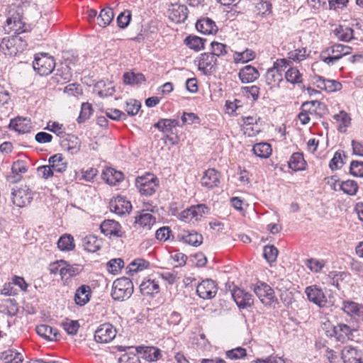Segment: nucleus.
Wrapping results in <instances>:
<instances>
[{"instance_id": "obj_1", "label": "nucleus", "mask_w": 363, "mask_h": 363, "mask_svg": "<svg viewBox=\"0 0 363 363\" xmlns=\"http://www.w3.org/2000/svg\"><path fill=\"white\" fill-rule=\"evenodd\" d=\"M27 41L24 37L15 35L11 37L4 38L0 43V50L5 55L16 56L18 53L23 52L27 48Z\"/></svg>"}, {"instance_id": "obj_2", "label": "nucleus", "mask_w": 363, "mask_h": 363, "mask_svg": "<svg viewBox=\"0 0 363 363\" xmlns=\"http://www.w3.org/2000/svg\"><path fill=\"white\" fill-rule=\"evenodd\" d=\"M135 186L142 196H151L160 186V180L153 174L146 173L135 179Z\"/></svg>"}, {"instance_id": "obj_3", "label": "nucleus", "mask_w": 363, "mask_h": 363, "mask_svg": "<svg viewBox=\"0 0 363 363\" xmlns=\"http://www.w3.org/2000/svg\"><path fill=\"white\" fill-rule=\"evenodd\" d=\"M133 289V284L128 277L118 278L113 283L111 296L114 300L124 301L131 296Z\"/></svg>"}, {"instance_id": "obj_4", "label": "nucleus", "mask_w": 363, "mask_h": 363, "mask_svg": "<svg viewBox=\"0 0 363 363\" xmlns=\"http://www.w3.org/2000/svg\"><path fill=\"white\" fill-rule=\"evenodd\" d=\"M55 65L54 57L45 52L35 54L33 62L34 70L40 76H47L52 73Z\"/></svg>"}, {"instance_id": "obj_5", "label": "nucleus", "mask_w": 363, "mask_h": 363, "mask_svg": "<svg viewBox=\"0 0 363 363\" xmlns=\"http://www.w3.org/2000/svg\"><path fill=\"white\" fill-rule=\"evenodd\" d=\"M354 331L355 330L352 329L347 324L338 323L337 325H331L330 328H327L325 335L328 337H335L338 342H345L352 340Z\"/></svg>"}, {"instance_id": "obj_6", "label": "nucleus", "mask_w": 363, "mask_h": 363, "mask_svg": "<svg viewBox=\"0 0 363 363\" xmlns=\"http://www.w3.org/2000/svg\"><path fill=\"white\" fill-rule=\"evenodd\" d=\"M253 291L264 306H271L277 301L274 289L264 282L258 281L254 286Z\"/></svg>"}, {"instance_id": "obj_7", "label": "nucleus", "mask_w": 363, "mask_h": 363, "mask_svg": "<svg viewBox=\"0 0 363 363\" xmlns=\"http://www.w3.org/2000/svg\"><path fill=\"white\" fill-rule=\"evenodd\" d=\"M101 233L109 238H123L125 237V231L123 230L121 225L114 220L107 219L104 220L100 225Z\"/></svg>"}, {"instance_id": "obj_8", "label": "nucleus", "mask_w": 363, "mask_h": 363, "mask_svg": "<svg viewBox=\"0 0 363 363\" xmlns=\"http://www.w3.org/2000/svg\"><path fill=\"white\" fill-rule=\"evenodd\" d=\"M116 335V328L110 323L101 325L94 333V340L99 343H108Z\"/></svg>"}, {"instance_id": "obj_9", "label": "nucleus", "mask_w": 363, "mask_h": 363, "mask_svg": "<svg viewBox=\"0 0 363 363\" xmlns=\"http://www.w3.org/2000/svg\"><path fill=\"white\" fill-rule=\"evenodd\" d=\"M305 294L309 301L313 303L320 308L326 306L327 298L323 289L317 285L308 286L305 289Z\"/></svg>"}, {"instance_id": "obj_10", "label": "nucleus", "mask_w": 363, "mask_h": 363, "mask_svg": "<svg viewBox=\"0 0 363 363\" xmlns=\"http://www.w3.org/2000/svg\"><path fill=\"white\" fill-rule=\"evenodd\" d=\"M217 65V58L210 52L201 53L199 57V69L205 75H209L215 72Z\"/></svg>"}, {"instance_id": "obj_11", "label": "nucleus", "mask_w": 363, "mask_h": 363, "mask_svg": "<svg viewBox=\"0 0 363 363\" xmlns=\"http://www.w3.org/2000/svg\"><path fill=\"white\" fill-rule=\"evenodd\" d=\"M218 291L217 284L215 281L206 279L203 280L196 287L198 296L203 299H211Z\"/></svg>"}, {"instance_id": "obj_12", "label": "nucleus", "mask_w": 363, "mask_h": 363, "mask_svg": "<svg viewBox=\"0 0 363 363\" xmlns=\"http://www.w3.org/2000/svg\"><path fill=\"white\" fill-rule=\"evenodd\" d=\"M231 294L237 306L240 308H247L253 305L254 298L252 295L243 289L235 287L233 289Z\"/></svg>"}, {"instance_id": "obj_13", "label": "nucleus", "mask_w": 363, "mask_h": 363, "mask_svg": "<svg viewBox=\"0 0 363 363\" xmlns=\"http://www.w3.org/2000/svg\"><path fill=\"white\" fill-rule=\"evenodd\" d=\"M11 196L13 203L21 208L29 204L33 200L32 192L28 188H20L17 190L13 189Z\"/></svg>"}, {"instance_id": "obj_14", "label": "nucleus", "mask_w": 363, "mask_h": 363, "mask_svg": "<svg viewBox=\"0 0 363 363\" xmlns=\"http://www.w3.org/2000/svg\"><path fill=\"white\" fill-rule=\"evenodd\" d=\"M169 19L176 23H184L188 17L189 10L185 5L172 4L167 11Z\"/></svg>"}, {"instance_id": "obj_15", "label": "nucleus", "mask_w": 363, "mask_h": 363, "mask_svg": "<svg viewBox=\"0 0 363 363\" xmlns=\"http://www.w3.org/2000/svg\"><path fill=\"white\" fill-rule=\"evenodd\" d=\"M110 208L116 214L123 215L131 211L132 205L125 196L118 195L111 199L110 202Z\"/></svg>"}, {"instance_id": "obj_16", "label": "nucleus", "mask_w": 363, "mask_h": 363, "mask_svg": "<svg viewBox=\"0 0 363 363\" xmlns=\"http://www.w3.org/2000/svg\"><path fill=\"white\" fill-rule=\"evenodd\" d=\"M363 352L352 346H345L341 352L344 363H363Z\"/></svg>"}, {"instance_id": "obj_17", "label": "nucleus", "mask_w": 363, "mask_h": 363, "mask_svg": "<svg viewBox=\"0 0 363 363\" xmlns=\"http://www.w3.org/2000/svg\"><path fill=\"white\" fill-rule=\"evenodd\" d=\"M342 309L350 316L357 319L363 320V305L353 301H342Z\"/></svg>"}, {"instance_id": "obj_18", "label": "nucleus", "mask_w": 363, "mask_h": 363, "mask_svg": "<svg viewBox=\"0 0 363 363\" xmlns=\"http://www.w3.org/2000/svg\"><path fill=\"white\" fill-rule=\"evenodd\" d=\"M178 239L180 241L190 245L198 247L203 242V235L195 230H181L178 234Z\"/></svg>"}, {"instance_id": "obj_19", "label": "nucleus", "mask_w": 363, "mask_h": 363, "mask_svg": "<svg viewBox=\"0 0 363 363\" xmlns=\"http://www.w3.org/2000/svg\"><path fill=\"white\" fill-rule=\"evenodd\" d=\"M220 173L213 168L205 171L201 183V185L208 189L217 187L220 184Z\"/></svg>"}, {"instance_id": "obj_20", "label": "nucleus", "mask_w": 363, "mask_h": 363, "mask_svg": "<svg viewBox=\"0 0 363 363\" xmlns=\"http://www.w3.org/2000/svg\"><path fill=\"white\" fill-rule=\"evenodd\" d=\"M101 178L108 184L116 186L124 179L123 173L112 167H106L101 173Z\"/></svg>"}, {"instance_id": "obj_21", "label": "nucleus", "mask_w": 363, "mask_h": 363, "mask_svg": "<svg viewBox=\"0 0 363 363\" xmlns=\"http://www.w3.org/2000/svg\"><path fill=\"white\" fill-rule=\"evenodd\" d=\"M27 162L24 160H18L13 162L11 166V172L13 175L8 176L7 180L11 183L19 182L22 177L21 174L28 171Z\"/></svg>"}, {"instance_id": "obj_22", "label": "nucleus", "mask_w": 363, "mask_h": 363, "mask_svg": "<svg viewBox=\"0 0 363 363\" xmlns=\"http://www.w3.org/2000/svg\"><path fill=\"white\" fill-rule=\"evenodd\" d=\"M35 330L38 335L50 341H57L61 336L57 328L48 325H38Z\"/></svg>"}, {"instance_id": "obj_23", "label": "nucleus", "mask_w": 363, "mask_h": 363, "mask_svg": "<svg viewBox=\"0 0 363 363\" xmlns=\"http://www.w3.org/2000/svg\"><path fill=\"white\" fill-rule=\"evenodd\" d=\"M196 30L202 34H213L218 31L216 23L210 18H202L196 23Z\"/></svg>"}, {"instance_id": "obj_24", "label": "nucleus", "mask_w": 363, "mask_h": 363, "mask_svg": "<svg viewBox=\"0 0 363 363\" xmlns=\"http://www.w3.org/2000/svg\"><path fill=\"white\" fill-rule=\"evenodd\" d=\"M238 77L242 83L247 84L257 79L259 77V73L255 67L246 65L240 69Z\"/></svg>"}, {"instance_id": "obj_25", "label": "nucleus", "mask_w": 363, "mask_h": 363, "mask_svg": "<svg viewBox=\"0 0 363 363\" xmlns=\"http://www.w3.org/2000/svg\"><path fill=\"white\" fill-rule=\"evenodd\" d=\"M9 127L16 132L23 134L30 132L32 128L30 120L23 117L11 120Z\"/></svg>"}, {"instance_id": "obj_26", "label": "nucleus", "mask_w": 363, "mask_h": 363, "mask_svg": "<svg viewBox=\"0 0 363 363\" xmlns=\"http://www.w3.org/2000/svg\"><path fill=\"white\" fill-rule=\"evenodd\" d=\"M91 290L88 285H82L79 286L74 294V301L78 306H83L90 300Z\"/></svg>"}, {"instance_id": "obj_27", "label": "nucleus", "mask_w": 363, "mask_h": 363, "mask_svg": "<svg viewBox=\"0 0 363 363\" xmlns=\"http://www.w3.org/2000/svg\"><path fill=\"white\" fill-rule=\"evenodd\" d=\"M48 165L51 167L53 171L57 173H63L67 167V162L60 153L51 156L48 159Z\"/></svg>"}, {"instance_id": "obj_28", "label": "nucleus", "mask_w": 363, "mask_h": 363, "mask_svg": "<svg viewBox=\"0 0 363 363\" xmlns=\"http://www.w3.org/2000/svg\"><path fill=\"white\" fill-rule=\"evenodd\" d=\"M123 83L130 86H140L146 82L145 75L134 71L126 72L123 75Z\"/></svg>"}, {"instance_id": "obj_29", "label": "nucleus", "mask_w": 363, "mask_h": 363, "mask_svg": "<svg viewBox=\"0 0 363 363\" xmlns=\"http://www.w3.org/2000/svg\"><path fill=\"white\" fill-rule=\"evenodd\" d=\"M288 166L295 172L304 170L307 163L303 158V153L299 152L293 153L288 162Z\"/></svg>"}, {"instance_id": "obj_30", "label": "nucleus", "mask_w": 363, "mask_h": 363, "mask_svg": "<svg viewBox=\"0 0 363 363\" xmlns=\"http://www.w3.org/2000/svg\"><path fill=\"white\" fill-rule=\"evenodd\" d=\"M207 40L194 35H189L184 40V44L191 50L196 52L205 49Z\"/></svg>"}, {"instance_id": "obj_31", "label": "nucleus", "mask_w": 363, "mask_h": 363, "mask_svg": "<svg viewBox=\"0 0 363 363\" xmlns=\"http://www.w3.org/2000/svg\"><path fill=\"white\" fill-rule=\"evenodd\" d=\"M179 123L177 119L170 118H161L156 123L154 127L162 133H173V128L179 126Z\"/></svg>"}, {"instance_id": "obj_32", "label": "nucleus", "mask_w": 363, "mask_h": 363, "mask_svg": "<svg viewBox=\"0 0 363 363\" xmlns=\"http://www.w3.org/2000/svg\"><path fill=\"white\" fill-rule=\"evenodd\" d=\"M82 242L84 250L89 252H95L100 250L101 246V241L94 235H86Z\"/></svg>"}, {"instance_id": "obj_33", "label": "nucleus", "mask_w": 363, "mask_h": 363, "mask_svg": "<svg viewBox=\"0 0 363 363\" xmlns=\"http://www.w3.org/2000/svg\"><path fill=\"white\" fill-rule=\"evenodd\" d=\"M140 291L143 296H153L160 292V286L155 280L147 279L140 284Z\"/></svg>"}, {"instance_id": "obj_34", "label": "nucleus", "mask_w": 363, "mask_h": 363, "mask_svg": "<svg viewBox=\"0 0 363 363\" xmlns=\"http://www.w3.org/2000/svg\"><path fill=\"white\" fill-rule=\"evenodd\" d=\"M265 81L270 89L279 87V84L283 81V74L274 69H268L265 74Z\"/></svg>"}, {"instance_id": "obj_35", "label": "nucleus", "mask_w": 363, "mask_h": 363, "mask_svg": "<svg viewBox=\"0 0 363 363\" xmlns=\"http://www.w3.org/2000/svg\"><path fill=\"white\" fill-rule=\"evenodd\" d=\"M114 13L111 8L106 7L101 10L96 20L97 24L102 28L108 26L113 21Z\"/></svg>"}, {"instance_id": "obj_36", "label": "nucleus", "mask_w": 363, "mask_h": 363, "mask_svg": "<svg viewBox=\"0 0 363 363\" xmlns=\"http://www.w3.org/2000/svg\"><path fill=\"white\" fill-rule=\"evenodd\" d=\"M6 26L10 30L15 31V33L18 35L27 31L26 24L22 21L20 17H8L6 19Z\"/></svg>"}, {"instance_id": "obj_37", "label": "nucleus", "mask_w": 363, "mask_h": 363, "mask_svg": "<svg viewBox=\"0 0 363 363\" xmlns=\"http://www.w3.org/2000/svg\"><path fill=\"white\" fill-rule=\"evenodd\" d=\"M136 224L147 230H150L152 226L155 224L156 218L152 214L149 213H140L139 216L135 217Z\"/></svg>"}, {"instance_id": "obj_38", "label": "nucleus", "mask_w": 363, "mask_h": 363, "mask_svg": "<svg viewBox=\"0 0 363 363\" xmlns=\"http://www.w3.org/2000/svg\"><path fill=\"white\" fill-rule=\"evenodd\" d=\"M272 4L267 0H259V2L255 4L253 9V13L256 16L262 17L267 16L272 13Z\"/></svg>"}, {"instance_id": "obj_39", "label": "nucleus", "mask_w": 363, "mask_h": 363, "mask_svg": "<svg viewBox=\"0 0 363 363\" xmlns=\"http://www.w3.org/2000/svg\"><path fill=\"white\" fill-rule=\"evenodd\" d=\"M272 147L267 143H259L253 145V153L260 158H268L272 155Z\"/></svg>"}, {"instance_id": "obj_40", "label": "nucleus", "mask_w": 363, "mask_h": 363, "mask_svg": "<svg viewBox=\"0 0 363 363\" xmlns=\"http://www.w3.org/2000/svg\"><path fill=\"white\" fill-rule=\"evenodd\" d=\"M62 146L66 147L71 154H76L80 150V142L77 137L73 135H66Z\"/></svg>"}, {"instance_id": "obj_41", "label": "nucleus", "mask_w": 363, "mask_h": 363, "mask_svg": "<svg viewBox=\"0 0 363 363\" xmlns=\"http://www.w3.org/2000/svg\"><path fill=\"white\" fill-rule=\"evenodd\" d=\"M57 247L61 251H71L75 245L74 238L69 234H64L57 241Z\"/></svg>"}, {"instance_id": "obj_42", "label": "nucleus", "mask_w": 363, "mask_h": 363, "mask_svg": "<svg viewBox=\"0 0 363 363\" xmlns=\"http://www.w3.org/2000/svg\"><path fill=\"white\" fill-rule=\"evenodd\" d=\"M333 32L341 41L349 42L354 38V30L350 27L344 28L342 26H339Z\"/></svg>"}, {"instance_id": "obj_43", "label": "nucleus", "mask_w": 363, "mask_h": 363, "mask_svg": "<svg viewBox=\"0 0 363 363\" xmlns=\"http://www.w3.org/2000/svg\"><path fill=\"white\" fill-rule=\"evenodd\" d=\"M285 79L286 82L292 84H301L303 82L302 74L296 67H290L285 72Z\"/></svg>"}, {"instance_id": "obj_44", "label": "nucleus", "mask_w": 363, "mask_h": 363, "mask_svg": "<svg viewBox=\"0 0 363 363\" xmlns=\"http://www.w3.org/2000/svg\"><path fill=\"white\" fill-rule=\"evenodd\" d=\"M339 191H342L345 194L354 196L357 194L359 186L357 183L351 179H348L345 182H342L338 184Z\"/></svg>"}, {"instance_id": "obj_45", "label": "nucleus", "mask_w": 363, "mask_h": 363, "mask_svg": "<svg viewBox=\"0 0 363 363\" xmlns=\"http://www.w3.org/2000/svg\"><path fill=\"white\" fill-rule=\"evenodd\" d=\"M334 119L340 123L337 130L340 132H345L346 128L350 125L351 118L350 116L344 111H340L338 114L333 116Z\"/></svg>"}, {"instance_id": "obj_46", "label": "nucleus", "mask_w": 363, "mask_h": 363, "mask_svg": "<svg viewBox=\"0 0 363 363\" xmlns=\"http://www.w3.org/2000/svg\"><path fill=\"white\" fill-rule=\"evenodd\" d=\"M279 254L278 249L274 245H266L263 250V256L267 262L271 265L275 262Z\"/></svg>"}, {"instance_id": "obj_47", "label": "nucleus", "mask_w": 363, "mask_h": 363, "mask_svg": "<svg viewBox=\"0 0 363 363\" xmlns=\"http://www.w3.org/2000/svg\"><path fill=\"white\" fill-rule=\"evenodd\" d=\"M255 57V54L252 50L246 49L242 52H235L234 54V61L235 63H246L253 60Z\"/></svg>"}, {"instance_id": "obj_48", "label": "nucleus", "mask_w": 363, "mask_h": 363, "mask_svg": "<svg viewBox=\"0 0 363 363\" xmlns=\"http://www.w3.org/2000/svg\"><path fill=\"white\" fill-rule=\"evenodd\" d=\"M55 76L58 83L60 82L61 80L69 82L72 78V72L67 65H62L61 68L57 69Z\"/></svg>"}, {"instance_id": "obj_49", "label": "nucleus", "mask_w": 363, "mask_h": 363, "mask_svg": "<svg viewBox=\"0 0 363 363\" xmlns=\"http://www.w3.org/2000/svg\"><path fill=\"white\" fill-rule=\"evenodd\" d=\"M61 262L65 264V266L61 267L60 271L61 276L63 277L68 274L69 277H74L80 273L82 269L79 265H71L62 260Z\"/></svg>"}, {"instance_id": "obj_50", "label": "nucleus", "mask_w": 363, "mask_h": 363, "mask_svg": "<svg viewBox=\"0 0 363 363\" xmlns=\"http://www.w3.org/2000/svg\"><path fill=\"white\" fill-rule=\"evenodd\" d=\"M61 325L67 333L70 335H75L80 327L78 320H73L68 318H66Z\"/></svg>"}, {"instance_id": "obj_51", "label": "nucleus", "mask_w": 363, "mask_h": 363, "mask_svg": "<svg viewBox=\"0 0 363 363\" xmlns=\"http://www.w3.org/2000/svg\"><path fill=\"white\" fill-rule=\"evenodd\" d=\"M93 113L92 106L91 104L82 103L81 106V111L79 116H78L77 121L79 123H82L88 120Z\"/></svg>"}, {"instance_id": "obj_52", "label": "nucleus", "mask_w": 363, "mask_h": 363, "mask_svg": "<svg viewBox=\"0 0 363 363\" xmlns=\"http://www.w3.org/2000/svg\"><path fill=\"white\" fill-rule=\"evenodd\" d=\"M211 51L213 56L218 57L224 56L228 53V46L225 44L218 43L216 41H212L211 43Z\"/></svg>"}, {"instance_id": "obj_53", "label": "nucleus", "mask_w": 363, "mask_h": 363, "mask_svg": "<svg viewBox=\"0 0 363 363\" xmlns=\"http://www.w3.org/2000/svg\"><path fill=\"white\" fill-rule=\"evenodd\" d=\"M132 14L130 11L129 10H124L123 12H121L116 18V22L118 26L121 28L124 29L128 26L130 24V22L131 21Z\"/></svg>"}, {"instance_id": "obj_54", "label": "nucleus", "mask_w": 363, "mask_h": 363, "mask_svg": "<svg viewBox=\"0 0 363 363\" xmlns=\"http://www.w3.org/2000/svg\"><path fill=\"white\" fill-rule=\"evenodd\" d=\"M108 271L113 274H118L124 266V262L121 258L112 259L107 262Z\"/></svg>"}, {"instance_id": "obj_55", "label": "nucleus", "mask_w": 363, "mask_h": 363, "mask_svg": "<svg viewBox=\"0 0 363 363\" xmlns=\"http://www.w3.org/2000/svg\"><path fill=\"white\" fill-rule=\"evenodd\" d=\"M140 357L137 352H128L123 354L118 359V363H141Z\"/></svg>"}, {"instance_id": "obj_56", "label": "nucleus", "mask_w": 363, "mask_h": 363, "mask_svg": "<svg viewBox=\"0 0 363 363\" xmlns=\"http://www.w3.org/2000/svg\"><path fill=\"white\" fill-rule=\"evenodd\" d=\"M141 107V104L136 99H130L126 102L125 111L128 115L133 116H135Z\"/></svg>"}, {"instance_id": "obj_57", "label": "nucleus", "mask_w": 363, "mask_h": 363, "mask_svg": "<svg viewBox=\"0 0 363 363\" xmlns=\"http://www.w3.org/2000/svg\"><path fill=\"white\" fill-rule=\"evenodd\" d=\"M247 355L246 349L238 347L225 352V357L230 359H238Z\"/></svg>"}, {"instance_id": "obj_58", "label": "nucleus", "mask_w": 363, "mask_h": 363, "mask_svg": "<svg viewBox=\"0 0 363 363\" xmlns=\"http://www.w3.org/2000/svg\"><path fill=\"white\" fill-rule=\"evenodd\" d=\"M181 119L182 124L180 126L183 125L199 124L201 122L199 117L194 113L184 112Z\"/></svg>"}, {"instance_id": "obj_59", "label": "nucleus", "mask_w": 363, "mask_h": 363, "mask_svg": "<svg viewBox=\"0 0 363 363\" xmlns=\"http://www.w3.org/2000/svg\"><path fill=\"white\" fill-rule=\"evenodd\" d=\"M190 210L193 214V218L198 220L208 211V208L205 204H197L191 206Z\"/></svg>"}, {"instance_id": "obj_60", "label": "nucleus", "mask_w": 363, "mask_h": 363, "mask_svg": "<svg viewBox=\"0 0 363 363\" xmlns=\"http://www.w3.org/2000/svg\"><path fill=\"white\" fill-rule=\"evenodd\" d=\"M45 129L55 133L60 138L66 135V133L63 131V125L57 122H48Z\"/></svg>"}, {"instance_id": "obj_61", "label": "nucleus", "mask_w": 363, "mask_h": 363, "mask_svg": "<svg viewBox=\"0 0 363 363\" xmlns=\"http://www.w3.org/2000/svg\"><path fill=\"white\" fill-rule=\"evenodd\" d=\"M3 358L6 363H21L23 359L21 353L12 350L9 354H3Z\"/></svg>"}, {"instance_id": "obj_62", "label": "nucleus", "mask_w": 363, "mask_h": 363, "mask_svg": "<svg viewBox=\"0 0 363 363\" xmlns=\"http://www.w3.org/2000/svg\"><path fill=\"white\" fill-rule=\"evenodd\" d=\"M306 265L312 272H318L325 266V261L311 258L306 260Z\"/></svg>"}, {"instance_id": "obj_63", "label": "nucleus", "mask_w": 363, "mask_h": 363, "mask_svg": "<svg viewBox=\"0 0 363 363\" xmlns=\"http://www.w3.org/2000/svg\"><path fill=\"white\" fill-rule=\"evenodd\" d=\"M306 48L296 49L288 53L289 59L295 62H301L306 58Z\"/></svg>"}, {"instance_id": "obj_64", "label": "nucleus", "mask_w": 363, "mask_h": 363, "mask_svg": "<svg viewBox=\"0 0 363 363\" xmlns=\"http://www.w3.org/2000/svg\"><path fill=\"white\" fill-rule=\"evenodd\" d=\"M350 172L354 177H363V162L353 160L351 162Z\"/></svg>"}]
</instances>
